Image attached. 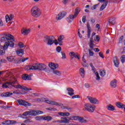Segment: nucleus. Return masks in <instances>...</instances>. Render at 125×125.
<instances>
[{"mask_svg":"<svg viewBox=\"0 0 125 125\" xmlns=\"http://www.w3.org/2000/svg\"><path fill=\"white\" fill-rule=\"evenodd\" d=\"M1 42H5L4 45H1L0 44V48L6 50L8 48V46L13 47L14 43L12 42H15L14 37L10 34H6L1 38Z\"/></svg>","mask_w":125,"mask_h":125,"instance_id":"nucleus-1","label":"nucleus"},{"mask_svg":"<svg viewBox=\"0 0 125 125\" xmlns=\"http://www.w3.org/2000/svg\"><path fill=\"white\" fill-rule=\"evenodd\" d=\"M15 83H17V80L16 79L3 84L2 87L4 88H12V87H14L15 88H18L19 89H22L23 90H32V88H28L23 85H21L20 84L13 85L15 84Z\"/></svg>","mask_w":125,"mask_h":125,"instance_id":"nucleus-2","label":"nucleus"},{"mask_svg":"<svg viewBox=\"0 0 125 125\" xmlns=\"http://www.w3.org/2000/svg\"><path fill=\"white\" fill-rule=\"evenodd\" d=\"M30 13L32 16L38 18V17H40L42 15V11L39 7L34 6L31 8Z\"/></svg>","mask_w":125,"mask_h":125,"instance_id":"nucleus-3","label":"nucleus"},{"mask_svg":"<svg viewBox=\"0 0 125 125\" xmlns=\"http://www.w3.org/2000/svg\"><path fill=\"white\" fill-rule=\"evenodd\" d=\"M43 41L47 45H52L54 43V36L45 35Z\"/></svg>","mask_w":125,"mask_h":125,"instance_id":"nucleus-4","label":"nucleus"},{"mask_svg":"<svg viewBox=\"0 0 125 125\" xmlns=\"http://www.w3.org/2000/svg\"><path fill=\"white\" fill-rule=\"evenodd\" d=\"M42 111L39 110H30L24 112L22 116H37L42 114Z\"/></svg>","mask_w":125,"mask_h":125,"instance_id":"nucleus-5","label":"nucleus"},{"mask_svg":"<svg viewBox=\"0 0 125 125\" xmlns=\"http://www.w3.org/2000/svg\"><path fill=\"white\" fill-rule=\"evenodd\" d=\"M32 69L39 70V71H44L46 69V65L43 63H34L33 64Z\"/></svg>","mask_w":125,"mask_h":125,"instance_id":"nucleus-6","label":"nucleus"},{"mask_svg":"<svg viewBox=\"0 0 125 125\" xmlns=\"http://www.w3.org/2000/svg\"><path fill=\"white\" fill-rule=\"evenodd\" d=\"M37 102H46L48 104L51 105H55L56 106H59V104L55 101H49L48 100H45L44 98H38L36 99Z\"/></svg>","mask_w":125,"mask_h":125,"instance_id":"nucleus-7","label":"nucleus"},{"mask_svg":"<svg viewBox=\"0 0 125 125\" xmlns=\"http://www.w3.org/2000/svg\"><path fill=\"white\" fill-rule=\"evenodd\" d=\"M84 107L86 111H88V112H90V113H93L96 108L95 105L91 104H85Z\"/></svg>","mask_w":125,"mask_h":125,"instance_id":"nucleus-8","label":"nucleus"},{"mask_svg":"<svg viewBox=\"0 0 125 125\" xmlns=\"http://www.w3.org/2000/svg\"><path fill=\"white\" fill-rule=\"evenodd\" d=\"M78 116H71L69 117H63L64 124H69L70 121H78Z\"/></svg>","mask_w":125,"mask_h":125,"instance_id":"nucleus-9","label":"nucleus"},{"mask_svg":"<svg viewBox=\"0 0 125 125\" xmlns=\"http://www.w3.org/2000/svg\"><path fill=\"white\" fill-rule=\"evenodd\" d=\"M17 101L18 103H19V105H20L21 106H24V107H28V106H32V104L28 103L25 100L19 99Z\"/></svg>","mask_w":125,"mask_h":125,"instance_id":"nucleus-10","label":"nucleus"},{"mask_svg":"<svg viewBox=\"0 0 125 125\" xmlns=\"http://www.w3.org/2000/svg\"><path fill=\"white\" fill-rule=\"evenodd\" d=\"M31 32V29L30 28H26L24 27H23L21 29V33L22 35H23V36H28L29 34H30V32Z\"/></svg>","mask_w":125,"mask_h":125,"instance_id":"nucleus-11","label":"nucleus"},{"mask_svg":"<svg viewBox=\"0 0 125 125\" xmlns=\"http://www.w3.org/2000/svg\"><path fill=\"white\" fill-rule=\"evenodd\" d=\"M87 99L90 101L92 104H99V101L96 98L91 97L90 96L87 97Z\"/></svg>","mask_w":125,"mask_h":125,"instance_id":"nucleus-12","label":"nucleus"},{"mask_svg":"<svg viewBox=\"0 0 125 125\" xmlns=\"http://www.w3.org/2000/svg\"><path fill=\"white\" fill-rule=\"evenodd\" d=\"M15 124H17V122L14 120H7L1 123L2 125H15Z\"/></svg>","mask_w":125,"mask_h":125,"instance_id":"nucleus-13","label":"nucleus"},{"mask_svg":"<svg viewBox=\"0 0 125 125\" xmlns=\"http://www.w3.org/2000/svg\"><path fill=\"white\" fill-rule=\"evenodd\" d=\"M66 14L67 13L66 12H62L61 13H60L58 15H57L56 18L57 20H61L62 18H63V17L66 16Z\"/></svg>","mask_w":125,"mask_h":125,"instance_id":"nucleus-14","label":"nucleus"},{"mask_svg":"<svg viewBox=\"0 0 125 125\" xmlns=\"http://www.w3.org/2000/svg\"><path fill=\"white\" fill-rule=\"evenodd\" d=\"M49 67L52 69V70H55V69H57L59 65L57 63H54L53 62H50L48 64Z\"/></svg>","mask_w":125,"mask_h":125,"instance_id":"nucleus-15","label":"nucleus"},{"mask_svg":"<svg viewBox=\"0 0 125 125\" xmlns=\"http://www.w3.org/2000/svg\"><path fill=\"white\" fill-rule=\"evenodd\" d=\"M87 37L88 39L90 38V33H91V27H90V24H89V22L87 23Z\"/></svg>","mask_w":125,"mask_h":125,"instance_id":"nucleus-16","label":"nucleus"},{"mask_svg":"<svg viewBox=\"0 0 125 125\" xmlns=\"http://www.w3.org/2000/svg\"><path fill=\"white\" fill-rule=\"evenodd\" d=\"M21 78L22 80H24V81L27 80V81H31L32 80V78H31V76L27 74H24L21 76Z\"/></svg>","mask_w":125,"mask_h":125,"instance_id":"nucleus-17","label":"nucleus"},{"mask_svg":"<svg viewBox=\"0 0 125 125\" xmlns=\"http://www.w3.org/2000/svg\"><path fill=\"white\" fill-rule=\"evenodd\" d=\"M66 90L67 92V94L68 95H70V96H73L74 94H75V93L74 92V89L69 87L66 89Z\"/></svg>","mask_w":125,"mask_h":125,"instance_id":"nucleus-18","label":"nucleus"},{"mask_svg":"<svg viewBox=\"0 0 125 125\" xmlns=\"http://www.w3.org/2000/svg\"><path fill=\"white\" fill-rule=\"evenodd\" d=\"M58 115H59L61 117H63V118H67L69 116H70V113L66 112H59Z\"/></svg>","mask_w":125,"mask_h":125,"instance_id":"nucleus-19","label":"nucleus"},{"mask_svg":"<svg viewBox=\"0 0 125 125\" xmlns=\"http://www.w3.org/2000/svg\"><path fill=\"white\" fill-rule=\"evenodd\" d=\"M65 39L63 35H61L58 39L59 45H63V40Z\"/></svg>","mask_w":125,"mask_h":125,"instance_id":"nucleus-20","label":"nucleus"},{"mask_svg":"<svg viewBox=\"0 0 125 125\" xmlns=\"http://www.w3.org/2000/svg\"><path fill=\"white\" fill-rule=\"evenodd\" d=\"M69 55L70 56H73V57H75V58H77V59H80L81 58V57L80 56V55L78 53H75L74 52H71L69 53Z\"/></svg>","mask_w":125,"mask_h":125,"instance_id":"nucleus-21","label":"nucleus"},{"mask_svg":"<svg viewBox=\"0 0 125 125\" xmlns=\"http://www.w3.org/2000/svg\"><path fill=\"white\" fill-rule=\"evenodd\" d=\"M16 52L18 55V56H20V57H22L23 55H24V50L21 49H19L16 51Z\"/></svg>","mask_w":125,"mask_h":125,"instance_id":"nucleus-22","label":"nucleus"},{"mask_svg":"<svg viewBox=\"0 0 125 125\" xmlns=\"http://www.w3.org/2000/svg\"><path fill=\"white\" fill-rule=\"evenodd\" d=\"M52 123H58L59 124H65V122L64 121V117H61L60 120L53 121Z\"/></svg>","mask_w":125,"mask_h":125,"instance_id":"nucleus-23","label":"nucleus"},{"mask_svg":"<svg viewBox=\"0 0 125 125\" xmlns=\"http://www.w3.org/2000/svg\"><path fill=\"white\" fill-rule=\"evenodd\" d=\"M115 105L117 107H118V108H120L121 109H124L125 107V105L122 104L120 102H118L116 103Z\"/></svg>","mask_w":125,"mask_h":125,"instance_id":"nucleus-24","label":"nucleus"},{"mask_svg":"<svg viewBox=\"0 0 125 125\" xmlns=\"http://www.w3.org/2000/svg\"><path fill=\"white\" fill-rule=\"evenodd\" d=\"M80 74L82 78H84V76L85 75V71L84 70V68H83V67H82L80 69Z\"/></svg>","mask_w":125,"mask_h":125,"instance_id":"nucleus-25","label":"nucleus"},{"mask_svg":"<svg viewBox=\"0 0 125 125\" xmlns=\"http://www.w3.org/2000/svg\"><path fill=\"white\" fill-rule=\"evenodd\" d=\"M110 86L112 88H115L117 87V80H114L110 82Z\"/></svg>","mask_w":125,"mask_h":125,"instance_id":"nucleus-26","label":"nucleus"},{"mask_svg":"<svg viewBox=\"0 0 125 125\" xmlns=\"http://www.w3.org/2000/svg\"><path fill=\"white\" fill-rule=\"evenodd\" d=\"M77 121H79V123H87V120L84 119L83 117L78 116Z\"/></svg>","mask_w":125,"mask_h":125,"instance_id":"nucleus-27","label":"nucleus"},{"mask_svg":"<svg viewBox=\"0 0 125 125\" xmlns=\"http://www.w3.org/2000/svg\"><path fill=\"white\" fill-rule=\"evenodd\" d=\"M106 109H107V110L109 111H115V110H116L115 106L111 104H109L106 106Z\"/></svg>","mask_w":125,"mask_h":125,"instance_id":"nucleus-28","label":"nucleus"},{"mask_svg":"<svg viewBox=\"0 0 125 125\" xmlns=\"http://www.w3.org/2000/svg\"><path fill=\"white\" fill-rule=\"evenodd\" d=\"M107 4H108V1H105L101 6L100 10L101 11H102V10H104L105 8H106V6H107Z\"/></svg>","mask_w":125,"mask_h":125,"instance_id":"nucleus-29","label":"nucleus"},{"mask_svg":"<svg viewBox=\"0 0 125 125\" xmlns=\"http://www.w3.org/2000/svg\"><path fill=\"white\" fill-rule=\"evenodd\" d=\"M12 93L10 92H6L1 94V97H9V96H11L12 95Z\"/></svg>","mask_w":125,"mask_h":125,"instance_id":"nucleus-30","label":"nucleus"},{"mask_svg":"<svg viewBox=\"0 0 125 125\" xmlns=\"http://www.w3.org/2000/svg\"><path fill=\"white\" fill-rule=\"evenodd\" d=\"M113 62L115 67H117V68L119 67V61H118V59H117V56L114 57L113 59Z\"/></svg>","mask_w":125,"mask_h":125,"instance_id":"nucleus-31","label":"nucleus"},{"mask_svg":"<svg viewBox=\"0 0 125 125\" xmlns=\"http://www.w3.org/2000/svg\"><path fill=\"white\" fill-rule=\"evenodd\" d=\"M80 12H81V8L77 7L75 10L74 15H75V16L77 17L78 15H79V14L80 13Z\"/></svg>","mask_w":125,"mask_h":125,"instance_id":"nucleus-32","label":"nucleus"},{"mask_svg":"<svg viewBox=\"0 0 125 125\" xmlns=\"http://www.w3.org/2000/svg\"><path fill=\"white\" fill-rule=\"evenodd\" d=\"M109 22L112 25H115L116 24V19L115 18H111L109 20Z\"/></svg>","mask_w":125,"mask_h":125,"instance_id":"nucleus-33","label":"nucleus"},{"mask_svg":"<svg viewBox=\"0 0 125 125\" xmlns=\"http://www.w3.org/2000/svg\"><path fill=\"white\" fill-rule=\"evenodd\" d=\"M43 120L44 121H47V122H50L52 120V118L51 116H48L47 117H43Z\"/></svg>","mask_w":125,"mask_h":125,"instance_id":"nucleus-34","label":"nucleus"},{"mask_svg":"<svg viewBox=\"0 0 125 125\" xmlns=\"http://www.w3.org/2000/svg\"><path fill=\"white\" fill-rule=\"evenodd\" d=\"M53 73L54 74V75H56V76H61V71L59 70H54Z\"/></svg>","mask_w":125,"mask_h":125,"instance_id":"nucleus-35","label":"nucleus"},{"mask_svg":"<svg viewBox=\"0 0 125 125\" xmlns=\"http://www.w3.org/2000/svg\"><path fill=\"white\" fill-rule=\"evenodd\" d=\"M7 60L9 61V62H12L15 60V58L13 56H10L7 57Z\"/></svg>","mask_w":125,"mask_h":125,"instance_id":"nucleus-36","label":"nucleus"},{"mask_svg":"<svg viewBox=\"0 0 125 125\" xmlns=\"http://www.w3.org/2000/svg\"><path fill=\"white\" fill-rule=\"evenodd\" d=\"M28 59H29V58H21L19 59V62H18L17 63H21V62H25V61L28 60Z\"/></svg>","mask_w":125,"mask_h":125,"instance_id":"nucleus-37","label":"nucleus"},{"mask_svg":"<svg viewBox=\"0 0 125 125\" xmlns=\"http://www.w3.org/2000/svg\"><path fill=\"white\" fill-rule=\"evenodd\" d=\"M36 121H42L43 120V117L42 116H39L35 117Z\"/></svg>","mask_w":125,"mask_h":125,"instance_id":"nucleus-38","label":"nucleus"},{"mask_svg":"<svg viewBox=\"0 0 125 125\" xmlns=\"http://www.w3.org/2000/svg\"><path fill=\"white\" fill-rule=\"evenodd\" d=\"M76 17H77L76 16H75L74 15H70L67 18V19H70V20H71V21H73V20H74V19H75V18H76Z\"/></svg>","mask_w":125,"mask_h":125,"instance_id":"nucleus-39","label":"nucleus"},{"mask_svg":"<svg viewBox=\"0 0 125 125\" xmlns=\"http://www.w3.org/2000/svg\"><path fill=\"white\" fill-rule=\"evenodd\" d=\"M120 61L123 63H125V55H123L121 57Z\"/></svg>","mask_w":125,"mask_h":125,"instance_id":"nucleus-40","label":"nucleus"},{"mask_svg":"<svg viewBox=\"0 0 125 125\" xmlns=\"http://www.w3.org/2000/svg\"><path fill=\"white\" fill-rule=\"evenodd\" d=\"M95 75L96 76V81H100V76H99V74L98 72H96L95 73Z\"/></svg>","mask_w":125,"mask_h":125,"instance_id":"nucleus-41","label":"nucleus"},{"mask_svg":"<svg viewBox=\"0 0 125 125\" xmlns=\"http://www.w3.org/2000/svg\"><path fill=\"white\" fill-rule=\"evenodd\" d=\"M99 73H100V76H101V77H104V76H105V75H106V72H105V71H104V70H100Z\"/></svg>","mask_w":125,"mask_h":125,"instance_id":"nucleus-42","label":"nucleus"},{"mask_svg":"<svg viewBox=\"0 0 125 125\" xmlns=\"http://www.w3.org/2000/svg\"><path fill=\"white\" fill-rule=\"evenodd\" d=\"M25 70H35V69H33V64L32 65H28V66H26L25 67Z\"/></svg>","mask_w":125,"mask_h":125,"instance_id":"nucleus-43","label":"nucleus"},{"mask_svg":"<svg viewBox=\"0 0 125 125\" xmlns=\"http://www.w3.org/2000/svg\"><path fill=\"white\" fill-rule=\"evenodd\" d=\"M92 50L89 49L88 50V51L89 52V56H93V55H94V53H93V52L92 51Z\"/></svg>","mask_w":125,"mask_h":125,"instance_id":"nucleus-44","label":"nucleus"},{"mask_svg":"<svg viewBox=\"0 0 125 125\" xmlns=\"http://www.w3.org/2000/svg\"><path fill=\"white\" fill-rule=\"evenodd\" d=\"M5 54V50L0 49V55H3Z\"/></svg>","mask_w":125,"mask_h":125,"instance_id":"nucleus-45","label":"nucleus"},{"mask_svg":"<svg viewBox=\"0 0 125 125\" xmlns=\"http://www.w3.org/2000/svg\"><path fill=\"white\" fill-rule=\"evenodd\" d=\"M46 110H48V111H56V109L53 107H49L46 108Z\"/></svg>","mask_w":125,"mask_h":125,"instance_id":"nucleus-46","label":"nucleus"},{"mask_svg":"<svg viewBox=\"0 0 125 125\" xmlns=\"http://www.w3.org/2000/svg\"><path fill=\"white\" fill-rule=\"evenodd\" d=\"M62 55V59H66V54H65V52H61Z\"/></svg>","mask_w":125,"mask_h":125,"instance_id":"nucleus-47","label":"nucleus"},{"mask_svg":"<svg viewBox=\"0 0 125 125\" xmlns=\"http://www.w3.org/2000/svg\"><path fill=\"white\" fill-rule=\"evenodd\" d=\"M100 40V38H99V36L98 35H96L95 37L94 38V41H96L97 42H99Z\"/></svg>","mask_w":125,"mask_h":125,"instance_id":"nucleus-48","label":"nucleus"},{"mask_svg":"<svg viewBox=\"0 0 125 125\" xmlns=\"http://www.w3.org/2000/svg\"><path fill=\"white\" fill-rule=\"evenodd\" d=\"M19 46L20 48H23V47H24V44L21 42H20L19 43Z\"/></svg>","mask_w":125,"mask_h":125,"instance_id":"nucleus-49","label":"nucleus"},{"mask_svg":"<svg viewBox=\"0 0 125 125\" xmlns=\"http://www.w3.org/2000/svg\"><path fill=\"white\" fill-rule=\"evenodd\" d=\"M62 48H61V46H58L57 48H56V51H57V52L59 53L60 52V51H61L62 50Z\"/></svg>","mask_w":125,"mask_h":125,"instance_id":"nucleus-50","label":"nucleus"},{"mask_svg":"<svg viewBox=\"0 0 125 125\" xmlns=\"http://www.w3.org/2000/svg\"><path fill=\"white\" fill-rule=\"evenodd\" d=\"M72 99H75L76 98H80V96L79 95H76L72 97Z\"/></svg>","mask_w":125,"mask_h":125,"instance_id":"nucleus-51","label":"nucleus"},{"mask_svg":"<svg viewBox=\"0 0 125 125\" xmlns=\"http://www.w3.org/2000/svg\"><path fill=\"white\" fill-rule=\"evenodd\" d=\"M86 19V17H85V16L83 17V18H82V21L83 22V23H85Z\"/></svg>","mask_w":125,"mask_h":125,"instance_id":"nucleus-52","label":"nucleus"},{"mask_svg":"<svg viewBox=\"0 0 125 125\" xmlns=\"http://www.w3.org/2000/svg\"><path fill=\"white\" fill-rule=\"evenodd\" d=\"M5 19H6V21L7 22L8 21H10V20H11L10 19V18H9V17L8 16H5Z\"/></svg>","mask_w":125,"mask_h":125,"instance_id":"nucleus-53","label":"nucleus"},{"mask_svg":"<svg viewBox=\"0 0 125 125\" xmlns=\"http://www.w3.org/2000/svg\"><path fill=\"white\" fill-rule=\"evenodd\" d=\"M54 43H55L56 45H57V44H59V42L57 41V40H54Z\"/></svg>","mask_w":125,"mask_h":125,"instance_id":"nucleus-54","label":"nucleus"},{"mask_svg":"<svg viewBox=\"0 0 125 125\" xmlns=\"http://www.w3.org/2000/svg\"><path fill=\"white\" fill-rule=\"evenodd\" d=\"M99 56L100 57H101V58H104V56H103V53H102V52H100L99 53Z\"/></svg>","mask_w":125,"mask_h":125,"instance_id":"nucleus-55","label":"nucleus"},{"mask_svg":"<svg viewBox=\"0 0 125 125\" xmlns=\"http://www.w3.org/2000/svg\"><path fill=\"white\" fill-rule=\"evenodd\" d=\"M84 86L86 87V88H89V87H90V84L88 83H85Z\"/></svg>","mask_w":125,"mask_h":125,"instance_id":"nucleus-56","label":"nucleus"},{"mask_svg":"<svg viewBox=\"0 0 125 125\" xmlns=\"http://www.w3.org/2000/svg\"><path fill=\"white\" fill-rule=\"evenodd\" d=\"M91 24H94L95 23V20L93 18H91L90 19Z\"/></svg>","mask_w":125,"mask_h":125,"instance_id":"nucleus-57","label":"nucleus"},{"mask_svg":"<svg viewBox=\"0 0 125 125\" xmlns=\"http://www.w3.org/2000/svg\"><path fill=\"white\" fill-rule=\"evenodd\" d=\"M93 50L95 51V52H99V51H100V50L98 48H94L93 49Z\"/></svg>","mask_w":125,"mask_h":125,"instance_id":"nucleus-58","label":"nucleus"},{"mask_svg":"<svg viewBox=\"0 0 125 125\" xmlns=\"http://www.w3.org/2000/svg\"><path fill=\"white\" fill-rule=\"evenodd\" d=\"M90 44H93V39L92 38L90 39V42L89 43V45H90Z\"/></svg>","mask_w":125,"mask_h":125,"instance_id":"nucleus-59","label":"nucleus"},{"mask_svg":"<svg viewBox=\"0 0 125 125\" xmlns=\"http://www.w3.org/2000/svg\"><path fill=\"white\" fill-rule=\"evenodd\" d=\"M90 48H91V50H93V47L94 46V44H90L89 45Z\"/></svg>","mask_w":125,"mask_h":125,"instance_id":"nucleus-60","label":"nucleus"},{"mask_svg":"<svg viewBox=\"0 0 125 125\" xmlns=\"http://www.w3.org/2000/svg\"><path fill=\"white\" fill-rule=\"evenodd\" d=\"M3 26V22H2V21L0 19V27H2Z\"/></svg>","mask_w":125,"mask_h":125,"instance_id":"nucleus-61","label":"nucleus"},{"mask_svg":"<svg viewBox=\"0 0 125 125\" xmlns=\"http://www.w3.org/2000/svg\"><path fill=\"white\" fill-rule=\"evenodd\" d=\"M124 39V36H121L120 38L119 39V42H123V40Z\"/></svg>","mask_w":125,"mask_h":125,"instance_id":"nucleus-62","label":"nucleus"},{"mask_svg":"<svg viewBox=\"0 0 125 125\" xmlns=\"http://www.w3.org/2000/svg\"><path fill=\"white\" fill-rule=\"evenodd\" d=\"M96 28H97L98 30H100V25H99V24H97L96 25Z\"/></svg>","mask_w":125,"mask_h":125,"instance_id":"nucleus-63","label":"nucleus"},{"mask_svg":"<svg viewBox=\"0 0 125 125\" xmlns=\"http://www.w3.org/2000/svg\"><path fill=\"white\" fill-rule=\"evenodd\" d=\"M92 71H93V73L95 74V71H96V69H95V67H92Z\"/></svg>","mask_w":125,"mask_h":125,"instance_id":"nucleus-64","label":"nucleus"}]
</instances>
